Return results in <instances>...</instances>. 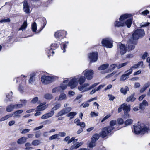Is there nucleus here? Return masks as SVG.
I'll list each match as a JSON object with an SVG mask.
<instances>
[{"label": "nucleus", "instance_id": "obj_1", "mask_svg": "<svg viewBox=\"0 0 150 150\" xmlns=\"http://www.w3.org/2000/svg\"><path fill=\"white\" fill-rule=\"evenodd\" d=\"M149 127L143 123L138 124L134 128V132L136 134H144L148 132Z\"/></svg>", "mask_w": 150, "mask_h": 150}, {"label": "nucleus", "instance_id": "obj_2", "mask_svg": "<svg viewBox=\"0 0 150 150\" xmlns=\"http://www.w3.org/2000/svg\"><path fill=\"white\" fill-rule=\"evenodd\" d=\"M135 44V42H132L131 40L129 41L128 43V49H127V47H125L124 45L121 44L119 46V50L121 54H124L126 52L127 50L130 51L134 49Z\"/></svg>", "mask_w": 150, "mask_h": 150}, {"label": "nucleus", "instance_id": "obj_3", "mask_svg": "<svg viewBox=\"0 0 150 150\" xmlns=\"http://www.w3.org/2000/svg\"><path fill=\"white\" fill-rule=\"evenodd\" d=\"M98 84V83H96L89 86V83H85L79 86L78 87V89L79 91H82V92H84L91 90L97 86Z\"/></svg>", "mask_w": 150, "mask_h": 150}, {"label": "nucleus", "instance_id": "obj_4", "mask_svg": "<svg viewBox=\"0 0 150 150\" xmlns=\"http://www.w3.org/2000/svg\"><path fill=\"white\" fill-rule=\"evenodd\" d=\"M132 21V19H129L126 20V21H124L120 20V18L119 21L117 20L115 22L114 25L115 26L117 27H122L127 25V27L129 28L131 26Z\"/></svg>", "mask_w": 150, "mask_h": 150}, {"label": "nucleus", "instance_id": "obj_5", "mask_svg": "<svg viewBox=\"0 0 150 150\" xmlns=\"http://www.w3.org/2000/svg\"><path fill=\"white\" fill-rule=\"evenodd\" d=\"M145 35L144 32L142 29H137L132 34V37L134 40H137L139 37L144 36Z\"/></svg>", "mask_w": 150, "mask_h": 150}, {"label": "nucleus", "instance_id": "obj_6", "mask_svg": "<svg viewBox=\"0 0 150 150\" xmlns=\"http://www.w3.org/2000/svg\"><path fill=\"white\" fill-rule=\"evenodd\" d=\"M112 40L110 38L104 39L102 41V45L107 48H111L113 47Z\"/></svg>", "mask_w": 150, "mask_h": 150}, {"label": "nucleus", "instance_id": "obj_7", "mask_svg": "<svg viewBox=\"0 0 150 150\" xmlns=\"http://www.w3.org/2000/svg\"><path fill=\"white\" fill-rule=\"evenodd\" d=\"M83 74L88 80H90L93 78L94 72L93 70L86 69L83 72Z\"/></svg>", "mask_w": 150, "mask_h": 150}, {"label": "nucleus", "instance_id": "obj_8", "mask_svg": "<svg viewBox=\"0 0 150 150\" xmlns=\"http://www.w3.org/2000/svg\"><path fill=\"white\" fill-rule=\"evenodd\" d=\"M41 79L42 83L44 84H49L54 81V78L53 77L45 75H42Z\"/></svg>", "mask_w": 150, "mask_h": 150}, {"label": "nucleus", "instance_id": "obj_9", "mask_svg": "<svg viewBox=\"0 0 150 150\" xmlns=\"http://www.w3.org/2000/svg\"><path fill=\"white\" fill-rule=\"evenodd\" d=\"M67 80L68 81V86L70 87L71 89H74L78 86V81H77L75 76L73 78L70 80Z\"/></svg>", "mask_w": 150, "mask_h": 150}, {"label": "nucleus", "instance_id": "obj_10", "mask_svg": "<svg viewBox=\"0 0 150 150\" xmlns=\"http://www.w3.org/2000/svg\"><path fill=\"white\" fill-rule=\"evenodd\" d=\"M88 57L90 60V62H94L97 60L98 54L97 52L90 53L88 54Z\"/></svg>", "mask_w": 150, "mask_h": 150}, {"label": "nucleus", "instance_id": "obj_11", "mask_svg": "<svg viewBox=\"0 0 150 150\" xmlns=\"http://www.w3.org/2000/svg\"><path fill=\"white\" fill-rule=\"evenodd\" d=\"M112 131L108 127L104 128L102 130L101 137L103 138L106 137L108 134L111 132Z\"/></svg>", "mask_w": 150, "mask_h": 150}, {"label": "nucleus", "instance_id": "obj_12", "mask_svg": "<svg viewBox=\"0 0 150 150\" xmlns=\"http://www.w3.org/2000/svg\"><path fill=\"white\" fill-rule=\"evenodd\" d=\"M123 105H124L123 107V110L124 111L125 114L127 117H129V115L128 113L130 111V105H127L125 103L123 104Z\"/></svg>", "mask_w": 150, "mask_h": 150}, {"label": "nucleus", "instance_id": "obj_13", "mask_svg": "<svg viewBox=\"0 0 150 150\" xmlns=\"http://www.w3.org/2000/svg\"><path fill=\"white\" fill-rule=\"evenodd\" d=\"M45 103H40L39 106L37 107L35 112L41 111L44 110L48 106V105H45Z\"/></svg>", "mask_w": 150, "mask_h": 150}, {"label": "nucleus", "instance_id": "obj_14", "mask_svg": "<svg viewBox=\"0 0 150 150\" xmlns=\"http://www.w3.org/2000/svg\"><path fill=\"white\" fill-rule=\"evenodd\" d=\"M77 81L80 85L84 83L86 81V77L81 75H78L75 76Z\"/></svg>", "mask_w": 150, "mask_h": 150}, {"label": "nucleus", "instance_id": "obj_15", "mask_svg": "<svg viewBox=\"0 0 150 150\" xmlns=\"http://www.w3.org/2000/svg\"><path fill=\"white\" fill-rule=\"evenodd\" d=\"M67 98V97L66 94L63 93H62L59 96H57L55 98V100L59 101L65 100Z\"/></svg>", "mask_w": 150, "mask_h": 150}, {"label": "nucleus", "instance_id": "obj_16", "mask_svg": "<svg viewBox=\"0 0 150 150\" xmlns=\"http://www.w3.org/2000/svg\"><path fill=\"white\" fill-rule=\"evenodd\" d=\"M54 114V111L52 110L48 113H46L43 115L41 118L43 119H47L52 116Z\"/></svg>", "mask_w": 150, "mask_h": 150}, {"label": "nucleus", "instance_id": "obj_17", "mask_svg": "<svg viewBox=\"0 0 150 150\" xmlns=\"http://www.w3.org/2000/svg\"><path fill=\"white\" fill-rule=\"evenodd\" d=\"M66 33V32L63 31L59 30L55 33L54 35L57 38H61Z\"/></svg>", "mask_w": 150, "mask_h": 150}, {"label": "nucleus", "instance_id": "obj_18", "mask_svg": "<svg viewBox=\"0 0 150 150\" xmlns=\"http://www.w3.org/2000/svg\"><path fill=\"white\" fill-rule=\"evenodd\" d=\"M23 6L24 11L26 13H30L29 7L28 5L27 1L25 0L24 1V2Z\"/></svg>", "mask_w": 150, "mask_h": 150}, {"label": "nucleus", "instance_id": "obj_19", "mask_svg": "<svg viewBox=\"0 0 150 150\" xmlns=\"http://www.w3.org/2000/svg\"><path fill=\"white\" fill-rule=\"evenodd\" d=\"M68 81L67 80L64 81L60 86H59L61 88V91L66 89L68 86V84H67L68 83Z\"/></svg>", "mask_w": 150, "mask_h": 150}, {"label": "nucleus", "instance_id": "obj_20", "mask_svg": "<svg viewBox=\"0 0 150 150\" xmlns=\"http://www.w3.org/2000/svg\"><path fill=\"white\" fill-rule=\"evenodd\" d=\"M148 105V102L145 100H144L140 104L139 108L141 109H144L145 107L147 106Z\"/></svg>", "mask_w": 150, "mask_h": 150}, {"label": "nucleus", "instance_id": "obj_21", "mask_svg": "<svg viewBox=\"0 0 150 150\" xmlns=\"http://www.w3.org/2000/svg\"><path fill=\"white\" fill-rule=\"evenodd\" d=\"M116 120H112L110 122V125L108 127L111 130H113L115 128L114 126L116 124Z\"/></svg>", "mask_w": 150, "mask_h": 150}, {"label": "nucleus", "instance_id": "obj_22", "mask_svg": "<svg viewBox=\"0 0 150 150\" xmlns=\"http://www.w3.org/2000/svg\"><path fill=\"white\" fill-rule=\"evenodd\" d=\"M27 138L25 137H23L19 139L17 141L18 144H24L27 141Z\"/></svg>", "mask_w": 150, "mask_h": 150}, {"label": "nucleus", "instance_id": "obj_23", "mask_svg": "<svg viewBox=\"0 0 150 150\" xmlns=\"http://www.w3.org/2000/svg\"><path fill=\"white\" fill-rule=\"evenodd\" d=\"M132 15L130 14H125L121 15L120 17V20L124 21L125 19L128 18H130Z\"/></svg>", "mask_w": 150, "mask_h": 150}, {"label": "nucleus", "instance_id": "obj_24", "mask_svg": "<svg viewBox=\"0 0 150 150\" xmlns=\"http://www.w3.org/2000/svg\"><path fill=\"white\" fill-rule=\"evenodd\" d=\"M35 75L34 74H33L31 75L30 77L29 80V83L33 84L34 83L35 81Z\"/></svg>", "mask_w": 150, "mask_h": 150}, {"label": "nucleus", "instance_id": "obj_25", "mask_svg": "<svg viewBox=\"0 0 150 150\" xmlns=\"http://www.w3.org/2000/svg\"><path fill=\"white\" fill-rule=\"evenodd\" d=\"M23 111V110H19L16 111L14 112V115L13 117H20V115H19L22 113Z\"/></svg>", "mask_w": 150, "mask_h": 150}, {"label": "nucleus", "instance_id": "obj_26", "mask_svg": "<svg viewBox=\"0 0 150 150\" xmlns=\"http://www.w3.org/2000/svg\"><path fill=\"white\" fill-rule=\"evenodd\" d=\"M27 26V23L26 21H24L22 25L19 29L18 30H21L23 31L25 30Z\"/></svg>", "mask_w": 150, "mask_h": 150}, {"label": "nucleus", "instance_id": "obj_27", "mask_svg": "<svg viewBox=\"0 0 150 150\" xmlns=\"http://www.w3.org/2000/svg\"><path fill=\"white\" fill-rule=\"evenodd\" d=\"M129 91V89L127 86H125L124 88H122L120 90V92L124 95L126 94L127 91Z\"/></svg>", "mask_w": 150, "mask_h": 150}, {"label": "nucleus", "instance_id": "obj_28", "mask_svg": "<svg viewBox=\"0 0 150 150\" xmlns=\"http://www.w3.org/2000/svg\"><path fill=\"white\" fill-rule=\"evenodd\" d=\"M68 43L69 42L68 41L62 43L61 47V49L63 50V52L64 53L65 52V49L66 48V47L68 45Z\"/></svg>", "mask_w": 150, "mask_h": 150}, {"label": "nucleus", "instance_id": "obj_29", "mask_svg": "<svg viewBox=\"0 0 150 150\" xmlns=\"http://www.w3.org/2000/svg\"><path fill=\"white\" fill-rule=\"evenodd\" d=\"M61 91V88L59 86L53 88L52 90V92L53 93H57Z\"/></svg>", "mask_w": 150, "mask_h": 150}, {"label": "nucleus", "instance_id": "obj_30", "mask_svg": "<svg viewBox=\"0 0 150 150\" xmlns=\"http://www.w3.org/2000/svg\"><path fill=\"white\" fill-rule=\"evenodd\" d=\"M109 66V64H103L98 67V69L99 70H103L106 69Z\"/></svg>", "mask_w": 150, "mask_h": 150}, {"label": "nucleus", "instance_id": "obj_31", "mask_svg": "<svg viewBox=\"0 0 150 150\" xmlns=\"http://www.w3.org/2000/svg\"><path fill=\"white\" fill-rule=\"evenodd\" d=\"M44 98L47 99L51 100L53 98V96L51 94L47 93L44 95Z\"/></svg>", "mask_w": 150, "mask_h": 150}, {"label": "nucleus", "instance_id": "obj_32", "mask_svg": "<svg viewBox=\"0 0 150 150\" xmlns=\"http://www.w3.org/2000/svg\"><path fill=\"white\" fill-rule=\"evenodd\" d=\"M135 99L136 98L134 97V96L132 95L127 98L126 101L127 102H129L130 101L132 102L134 101L135 100Z\"/></svg>", "mask_w": 150, "mask_h": 150}, {"label": "nucleus", "instance_id": "obj_33", "mask_svg": "<svg viewBox=\"0 0 150 150\" xmlns=\"http://www.w3.org/2000/svg\"><path fill=\"white\" fill-rule=\"evenodd\" d=\"M66 112H65V111L64 109H62L61 110H60L57 114L56 115V117H59V116H63L66 114Z\"/></svg>", "mask_w": 150, "mask_h": 150}, {"label": "nucleus", "instance_id": "obj_34", "mask_svg": "<svg viewBox=\"0 0 150 150\" xmlns=\"http://www.w3.org/2000/svg\"><path fill=\"white\" fill-rule=\"evenodd\" d=\"M41 143L40 141L38 140H35L32 141L31 144L33 145L37 146L40 144Z\"/></svg>", "mask_w": 150, "mask_h": 150}, {"label": "nucleus", "instance_id": "obj_35", "mask_svg": "<svg viewBox=\"0 0 150 150\" xmlns=\"http://www.w3.org/2000/svg\"><path fill=\"white\" fill-rule=\"evenodd\" d=\"M15 108L13 107V105L11 104L8 106L6 108V111L8 112H11Z\"/></svg>", "mask_w": 150, "mask_h": 150}, {"label": "nucleus", "instance_id": "obj_36", "mask_svg": "<svg viewBox=\"0 0 150 150\" xmlns=\"http://www.w3.org/2000/svg\"><path fill=\"white\" fill-rule=\"evenodd\" d=\"M13 115L12 114H10L9 115H7L4 117L1 118L0 119V121L1 122L3 121H4L8 119L9 117H11L13 116Z\"/></svg>", "mask_w": 150, "mask_h": 150}, {"label": "nucleus", "instance_id": "obj_37", "mask_svg": "<svg viewBox=\"0 0 150 150\" xmlns=\"http://www.w3.org/2000/svg\"><path fill=\"white\" fill-rule=\"evenodd\" d=\"M31 146V144L27 142L25 144V146L26 147L25 149V150H30L33 149V148L30 147Z\"/></svg>", "mask_w": 150, "mask_h": 150}, {"label": "nucleus", "instance_id": "obj_38", "mask_svg": "<svg viewBox=\"0 0 150 150\" xmlns=\"http://www.w3.org/2000/svg\"><path fill=\"white\" fill-rule=\"evenodd\" d=\"M32 29L33 32H35L37 29V24L35 22H33L32 25Z\"/></svg>", "mask_w": 150, "mask_h": 150}, {"label": "nucleus", "instance_id": "obj_39", "mask_svg": "<svg viewBox=\"0 0 150 150\" xmlns=\"http://www.w3.org/2000/svg\"><path fill=\"white\" fill-rule=\"evenodd\" d=\"M61 105L59 103H57L55 104L54 106L52 108V110H55L60 108Z\"/></svg>", "mask_w": 150, "mask_h": 150}, {"label": "nucleus", "instance_id": "obj_40", "mask_svg": "<svg viewBox=\"0 0 150 150\" xmlns=\"http://www.w3.org/2000/svg\"><path fill=\"white\" fill-rule=\"evenodd\" d=\"M99 137V135L97 134H96L93 135L91 138V140L96 141L98 140Z\"/></svg>", "mask_w": 150, "mask_h": 150}, {"label": "nucleus", "instance_id": "obj_41", "mask_svg": "<svg viewBox=\"0 0 150 150\" xmlns=\"http://www.w3.org/2000/svg\"><path fill=\"white\" fill-rule=\"evenodd\" d=\"M77 113L75 112H71L67 115V117H70V119L73 118L75 116Z\"/></svg>", "mask_w": 150, "mask_h": 150}, {"label": "nucleus", "instance_id": "obj_42", "mask_svg": "<svg viewBox=\"0 0 150 150\" xmlns=\"http://www.w3.org/2000/svg\"><path fill=\"white\" fill-rule=\"evenodd\" d=\"M129 76L125 74L122 75L120 78V80L121 81H124L127 79Z\"/></svg>", "mask_w": 150, "mask_h": 150}, {"label": "nucleus", "instance_id": "obj_43", "mask_svg": "<svg viewBox=\"0 0 150 150\" xmlns=\"http://www.w3.org/2000/svg\"><path fill=\"white\" fill-rule=\"evenodd\" d=\"M96 142L93 140H91V142L89 144L88 146L90 148H92L96 146Z\"/></svg>", "mask_w": 150, "mask_h": 150}, {"label": "nucleus", "instance_id": "obj_44", "mask_svg": "<svg viewBox=\"0 0 150 150\" xmlns=\"http://www.w3.org/2000/svg\"><path fill=\"white\" fill-rule=\"evenodd\" d=\"M58 137L59 135L57 134H55L50 136L49 138V139L50 140L55 139L58 138Z\"/></svg>", "mask_w": 150, "mask_h": 150}, {"label": "nucleus", "instance_id": "obj_45", "mask_svg": "<svg viewBox=\"0 0 150 150\" xmlns=\"http://www.w3.org/2000/svg\"><path fill=\"white\" fill-rule=\"evenodd\" d=\"M133 120L131 119H128L125 122V124L126 125H128L131 124Z\"/></svg>", "mask_w": 150, "mask_h": 150}, {"label": "nucleus", "instance_id": "obj_46", "mask_svg": "<svg viewBox=\"0 0 150 150\" xmlns=\"http://www.w3.org/2000/svg\"><path fill=\"white\" fill-rule=\"evenodd\" d=\"M128 63V62H125L124 63L120 64H119V65H117V68L119 69L122 67H123L125 66Z\"/></svg>", "mask_w": 150, "mask_h": 150}, {"label": "nucleus", "instance_id": "obj_47", "mask_svg": "<svg viewBox=\"0 0 150 150\" xmlns=\"http://www.w3.org/2000/svg\"><path fill=\"white\" fill-rule=\"evenodd\" d=\"M23 106V105L22 104H16L13 105V107L15 109H18L21 108Z\"/></svg>", "mask_w": 150, "mask_h": 150}, {"label": "nucleus", "instance_id": "obj_48", "mask_svg": "<svg viewBox=\"0 0 150 150\" xmlns=\"http://www.w3.org/2000/svg\"><path fill=\"white\" fill-rule=\"evenodd\" d=\"M83 142H78L76 143L75 144H74L75 146L76 149H77L83 145Z\"/></svg>", "mask_w": 150, "mask_h": 150}, {"label": "nucleus", "instance_id": "obj_49", "mask_svg": "<svg viewBox=\"0 0 150 150\" xmlns=\"http://www.w3.org/2000/svg\"><path fill=\"white\" fill-rule=\"evenodd\" d=\"M59 45L56 43H53L51 45L50 48H51V49H53V50L57 48L58 47Z\"/></svg>", "mask_w": 150, "mask_h": 150}, {"label": "nucleus", "instance_id": "obj_50", "mask_svg": "<svg viewBox=\"0 0 150 150\" xmlns=\"http://www.w3.org/2000/svg\"><path fill=\"white\" fill-rule=\"evenodd\" d=\"M38 98L37 97H36L32 100L31 102L32 103L35 104L38 101Z\"/></svg>", "mask_w": 150, "mask_h": 150}, {"label": "nucleus", "instance_id": "obj_51", "mask_svg": "<svg viewBox=\"0 0 150 150\" xmlns=\"http://www.w3.org/2000/svg\"><path fill=\"white\" fill-rule=\"evenodd\" d=\"M30 129H25L21 131V133L22 134H25L26 133L29 132Z\"/></svg>", "mask_w": 150, "mask_h": 150}, {"label": "nucleus", "instance_id": "obj_52", "mask_svg": "<svg viewBox=\"0 0 150 150\" xmlns=\"http://www.w3.org/2000/svg\"><path fill=\"white\" fill-rule=\"evenodd\" d=\"M116 67H117V64H113L111 65L110 67V71L113 70Z\"/></svg>", "mask_w": 150, "mask_h": 150}, {"label": "nucleus", "instance_id": "obj_53", "mask_svg": "<svg viewBox=\"0 0 150 150\" xmlns=\"http://www.w3.org/2000/svg\"><path fill=\"white\" fill-rule=\"evenodd\" d=\"M10 20L9 18H8L6 19H4L1 20H0V22L1 23L9 22H10Z\"/></svg>", "mask_w": 150, "mask_h": 150}, {"label": "nucleus", "instance_id": "obj_54", "mask_svg": "<svg viewBox=\"0 0 150 150\" xmlns=\"http://www.w3.org/2000/svg\"><path fill=\"white\" fill-rule=\"evenodd\" d=\"M66 112V114L68 113V112H70L72 109V108L71 107H68L66 108H63Z\"/></svg>", "mask_w": 150, "mask_h": 150}, {"label": "nucleus", "instance_id": "obj_55", "mask_svg": "<svg viewBox=\"0 0 150 150\" xmlns=\"http://www.w3.org/2000/svg\"><path fill=\"white\" fill-rule=\"evenodd\" d=\"M111 115L110 114H109L107 115L104 118H103V119L101 121V122H103L106 120L108 119L109 117L111 116Z\"/></svg>", "mask_w": 150, "mask_h": 150}, {"label": "nucleus", "instance_id": "obj_56", "mask_svg": "<svg viewBox=\"0 0 150 150\" xmlns=\"http://www.w3.org/2000/svg\"><path fill=\"white\" fill-rule=\"evenodd\" d=\"M132 69H131V68H130V69L128 70L127 71H126L125 73V74L128 75V76H129V75H130L132 73Z\"/></svg>", "mask_w": 150, "mask_h": 150}, {"label": "nucleus", "instance_id": "obj_57", "mask_svg": "<svg viewBox=\"0 0 150 150\" xmlns=\"http://www.w3.org/2000/svg\"><path fill=\"white\" fill-rule=\"evenodd\" d=\"M59 136H60L61 137H65L66 135V133L64 132H59Z\"/></svg>", "mask_w": 150, "mask_h": 150}, {"label": "nucleus", "instance_id": "obj_58", "mask_svg": "<svg viewBox=\"0 0 150 150\" xmlns=\"http://www.w3.org/2000/svg\"><path fill=\"white\" fill-rule=\"evenodd\" d=\"M108 97L109 100H113L115 98V97L112 95H108Z\"/></svg>", "mask_w": 150, "mask_h": 150}, {"label": "nucleus", "instance_id": "obj_59", "mask_svg": "<svg viewBox=\"0 0 150 150\" xmlns=\"http://www.w3.org/2000/svg\"><path fill=\"white\" fill-rule=\"evenodd\" d=\"M117 121L119 125H121L123 123V120L122 118H119L117 119Z\"/></svg>", "mask_w": 150, "mask_h": 150}, {"label": "nucleus", "instance_id": "obj_60", "mask_svg": "<svg viewBox=\"0 0 150 150\" xmlns=\"http://www.w3.org/2000/svg\"><path fill=\"white\" fill-rule=\"evenodd\" d=\"M90 115L92 117H96L98 116V113H95L94 112H92Z\"/></svg>", "mask_w": 150, "mask_h": 150}, {"label": "nucleus", "instance_id": "obj_61", "mask_svg": "<svg viewBox=\"0 0 150 150\" xmlns=\"http://www.w3.org/2000/svg\"><path fill=\"white\" fill-rule=\"evenodd\" d=\"M149 13V11L147 10H146L142 12V14L143 15H147Z\"/></svg>", "mask_w": 150, "mask_h": 150}, {"label": "nucleus", "instance_id": "obj_62", "mask_svg": "<svg viewBox=\"0 0 150 150\" xmlns=\"http://www.w3.org/2000/svg\"><path fill=\"white\" fill-rule=\"evenodd\" d=\"M77 125L80 126L82 128H84L85 126V124L84 122H81L80 124H77Z\"/></svg>", "mask_w": 150, "mask_h": 150}, {"label": "nucleus", "instance_id": "obj_63", "mask_svg": "<svg viewBox=\"0 0 150 150\" xmlns=\"http://www.w3.org/2000/svg\"><path fill=\"white\" fill-rule=\"evenodd\" d=\"M9 94V95H6V97L8 98L9 100H11V96L12 95V92H11Z\"/></svg>", "mask_w": 150, "mask_h": 150}, {"label": "nucleus", "instance_id": "obj_64", "mask_svg": "<svg viewBox=\"0 0 150 150\" xmlns=\"http://www.w3.org/2000/svg\"><path fill=\"white\" fill-rule=\"evenodd\" d=\"M150 85V83L149 82H147L144 85L143 87L145 89H146Z\"/></svg>", "mask_w": 150, "mask_h": 150}]
</instances>
